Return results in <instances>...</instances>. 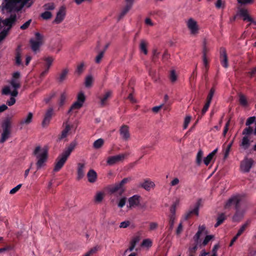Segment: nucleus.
<instances>
[{"mask_svg": "<svg viewBox=\"0 0 256 256\" xmlns=\"http://www.w3.org/2000/svg\"><path fill=\"white\" fill-rule=\"evenodd\" d=\"M34 154L36 156L38 161L36 163L37 170L40 168L46 162L48 158V151L44 149H42L40 146H36L34 151Z\"/></svg>", "mask_w": 256, "mask_h": 256, "instance_id": "obj_1", "label": "nucleus"}, {"mask_svg": "<svg viewBox=\"0 0 256 256\" xmlns=\"http://www.w3.org/2000/svg\"><path fill=\"white\" fill-rule=\"evenodd\" d=\"M44 36L40 32L35 34V38H31L30 40V48L32 50L35 52L38 51L43 43Z\"/></svg>", "mask_w": 256, "mask_h": 256, "instance_id": "obj_2", "label": "nucleus"}, {"mask_svg": "<svg viewBox=\"0 0 256 256\" xmlns=\"http://www.w3.org/2000/svg\"><path fill=\"white\" fill-rule=\"evenodd\" d=\"M240 198L239 196H234L230 198L224 205L226 209H229L234 206V208H240Z\"/></svg>", "mask_w": 256, "mask_h": 256, "instance_id": "obj_3", "label": "nucleus"}, {"mask_svg": "<svg viewBox=\"0 0 256 256\" xmlns=\"http://www.w3.org/2000/svg\"><path fill=\"white\" fill-rule=\"evenodd\" d=\"M85 100L86 97L84 94L82 92H79L77 96V100L72 105L68 113H70L74 110H78L81 108Z\"/></svg>", "mask_w": 256, "mask_h": 256, "instance_id": "obj_4", "label": "nucleus"}, {"mask_svg": "<svg viewBox=\"0 0 256 256\" xmlns=\"http://www.w3.org/2000/svg\"><path fill=\"white\" fill-rule=\"evenodd\" d=\"M68 158L62 153L60 154L56 160L54 172H58L60 171L64 166Z\"/></svg>", "mask_w": 256, "mask_h": 256, "instance_id": "obj_5", "label": "nucleus"}, {"mask_svg": "<svg viewBox=\"0 0 256 256\" xmlns=\"http://www.w3.org/2000/svg\"><path fill=\"white\" fill-rule=\"evenodd\" d=\"M54 114V112L53 108H49L46 111L42 122V124L43 127L46 126L48 125Z\"/></svg>", "mask_w": 256, "mask_h": 256, "instance_id": "obj_6", "label": "nucleus"}, {"mask_svg": "<svg viewBox=\"0 0 256 256\" xmlns=\"http://www.w3.org/2000/svg\"><path fill=\"white\" fill-rule=\"evenodd\" d=\"M187 26L192 35L197 34L198 32V26L197 22L193 18H190L187 22Z\"/></svg>", "mask_w": 256, "mask_h": 256, "instance_id": "obj_7", "label": "nucleus"}, {"mask_svg": "<svg viewBox=\"0 0 256 256\" xmlns=\"http://www.w3.org/2000/svg\"><path fill=\"white\" fill-rule=\"evenodd\" d=\"M200 204L201 199H199L195 204L194 208L192 210H189L185 214L184 219L186 220H188L194 214L198 216Z\"/></svg>", "mask_w": 256, "mask_h": 256, "instance_id": "obj_8", "label": "nucleus"}, {"mask_svg": "<svg viewBox=\"0 0 256 256\" xmlns=\"http://www.w3.org/2000/svg\"><path fill=\"white\" fill-rule=\"evenodd\" d=\"M254 164V160L252 158H246L242 163L240 168L244 172H250Z\"/></svg>", "mask_w": 256, "mask_h": 256, "instance_id": "obj_9", "label": "nucleus"}, {"mask_svg": "<svg viewBox=\"0 0 256 256\" xmlns=\"http://www.w3.org/2000/svg\"><path fill=\"white\" fill-rule=\"evenodd\" d=\"M126 156L125 154H120L110 156L108 158L107 164L108 165L112 166L119 162L122 161L124 158Z\"/></svg>", "mask_w": 256, "mask_h": 256, "instance_id": "obj_10", "label": "nucleus"}, {"mask_svg": "<svg viewBox=\"0 0 256 256\" xmlns=\"http://www.w3.org/2000/svg\"><path fill=\"white\" fill-rule=\"evenodd\" d=\"M62 126H64V128L62 130L61 134L58 137V139L60 140L67 137L72 127V125H70L68 123V121L64 122Z\"/></svg>", "mask_w": 256, "mask_h": 256, "instance_id": "obj_11", "label": "nucleus"}, {"mask_svg": "<svg viewBox=\"0 0 256 256\" xmlns=\"http://www.w3.org/2000/svg\"><path fill=\"white\" fill-rule=\"evenodd\" d=\"M238 14L240 16L243 18L244 20H247L256 25V21H254L253 18L248 15L247 10L240 8L238 10Z\"/></svg>", "mask_w": 256, "mask_h": 256, "instance_id": "obj_12", "label": "nucleus"}, {"mask_svg": "<svg viewBox=\"0 0 256 256\" xmlns=\"http://www.w3.org/2000/svg\"><path fill=\"white\" fill-rule=\"evenodd\" d=\"M134 0H126V5L123 8L121 12L120 13L118 18V20H120L121 18H122L132 8L134 2Z\"/></svg>", "mask_w": 256, "mask_h": 256, "instance_id": "obj_13", "label": "nucleus"}, {"mask_svg": "<svg viewBox=\"0 0 256 256\" xmlns=\"http://www.w3.org/2000/svg\"><path fill=\"white\" fill-rule=\"evenodd\" d=\"M220 61L222 65L225 68L228 67V58L226 50L224 48H221L220 49Z\"/></svg>", "mask_w": 256, "mask_h": 256, "instance_id": "obj_14", "label": "nucleus"}, {"mask_svg": "<svg viewBox=\"0 0 256 256\" xmlns=\"http://www.w3.org/2000/svg\"><path fill=\"white\" fill-rule=\"evenodd\" d=\"M120 134L122 140H128L130 137L128 126L126 125H122L120 129Z\"/></svg>", "mask_w": 256, "mask_h": 256, "instance_id": "obj_15", "label": "nucleus"}, {"mask_svg": "<svg viewBox=\"0 0 256 256\" xmlns=\"http://www.w3.org/2000/svg\"><path fill=\"white\" fill-rule=\"evenodd\" d=\"M66 16V8L62 6L60 8L59 10L57 12L54 22L56 24L60 23L64 18Z\"/></svg>", "mask_w": 256, "mask_h": 256, "instance_id": "obj_16", "label": "nucleus"}, {"mask_svg": "<svg viewBox=\"0 0 256 256\" xmlns=\"http://www.w3.org/2000/svg\"><path fill=\"white\" fill-rule=\"evenodd\" d=\"M140 196L138 195H134L130 198L128 200L129 206H128L130 208L138 206L140 202Z\"/></svg>", "mask_w": 256, "mask_h": 256, "instance_id": "obj_17", "label": "nucleus"}, {"mask_svg": "<svg viewBox=\"0 0 256 256\" xmlns=\"http://www.w3.org/2000/svg\"><path fill=\"white\" fill-rule=\"evenodd\" d=\"M108 190L112 194L118 192L120 195H122L124 192V189L121 186L119 183L110 186Z\"/></svg>", "mask_w": 256, "mask_h": 256, "instance_id": "obj_18", "label": "nucleus"}, {"mask_svg": "<svg viewBox=\"0 0 256 256\" xmlns=\"http://www.w3.org/2000/svg\"><path fill=\"white\" fill-rule=\"evenodd\" d=\"M68 73V68L63 69L61 72L58 74L56 80L59 83H62L64 80H66Z\"/></svg>", "mask_w": 256, "mask_h": 256, "instance_id": "obj_19", "label": "nucleus"}, {"mask_svg": "<svg viewBox=\"0 0 256 256\" xmlns=\"http://www.w3.org/2000/svg\"><path fill=\"white\" fill-rule=\"evenodd\" d=\"M76 144L75 142H70L69 146L64 150L62 154L68 158L71 152L74 149Z\"/></svg>", "mask_w": 256, "mask_h": 256, "instance_id": "obj_20", "label": "nucleus"}, {"mask_svg": "<svg viewBox=\"0 0 256 256\" xmlns=\"http://www.w3.org/2000/svg\"><path fill=\"white\" fill-rule=\"evenodd\" d=\"M85 164L82 163H78V170H77V179L80 180L82 179L84 175V168Z\"/></svg>", "mask_w": 256, "mask_h": 256, "instance_id": "obj_21", "label": "nucleus"}, {"mask_svg": "<svg viewBox=\"0 0 256 256\" xmlns=\"http://www.w3.org/2000/svg\"><path fill=\"white\" fill-rule=\"evenodd\" d=\"M6 7L10 10L16 9L17 4L20 2L21 0H6Z\"/></svg>", "mask_w": 256, "mask_h": 256, "instance_id": "obj_22", "label": "nucleus"}, {"mask_svg": "<svg viewBox=\"0 0 256 256\" xmlns=\"http://www.w3.org/2000/svg\"><path fill=\"white\" fill-rule=\"evenodd\" d=\"M16 20V14L11 15L9 18H6L4 24L8 26L9 28L8 29V31L10 28L13 24H14Z\"/></svg>", "mask_w": 256, "mask_h": 256, "instance_id": "obj_23", "label": "nucleus"}, {"mask_svg": "<svg viewBox=\"0 0 256 256\" xmlns=\"http://www.w3.org/2000/svg\"><path fill=\"white\" fill-rule=\"evenodd\" d=\"M218 148H216L215 150H214L212 152H211L204 159V164L206 165V166H208L210 162H211V160H212L213 158L214 157V156L216 155V154L218 152Z\"/></svg>", "mask_w": 256, "mask_h": 256, "instance_id": "obj_24", "label": "nucleus"}, {"mask_svg": "<svg viewBox=\"0 0 256 256\" xmlns=\"http://www.w3.org/2000/svg\"><path fill=\"white\" fill-rule=\"evenodd\" d=\"M87 176L89 182L94 183L96 181L97 174L94 170H90L87 174Z\"/></svg>", "mask_w": 256, "mask_h": 256, "instance_id": "obj_25", "label": "nucleus"}, {"mask_svg": "<svg viewBox=\"0 0 256 256\" xmlns=\"http://www.w3.org/2000/svg\"><path fill=\"white\" fill-rule=\"evenodd\" d=\"M140 186L146 190H150L154 186V184L152 182L146 180L144 182L141 183Z\"/></svg>", "mask_w": 256, "mask_h": 256, "instance_id": "obj_26", "label": "nucleus"}, {"mask_svg": "<svg viewBox=\"0 0 256 256\" xmlns=\"http://www.w3.org/2000/svg\"><path fill=\"white\" fill-rule=\"evenodd\" d=\"M112 94V92L111 90H108L105 93L102 97L100 98V104L102 106H105L107 100L111 97Z\"/></svg>", "mask_w": 256, "mask_h": 256, "instance_id": "obj_27", "label": "nucleus"}, {"mask_svg": "<svg viewBox=\"0 0 256 256\" xmlns=\"http://www.w3.org/2000/svg\"><path fill=\"white\" fill-rule=\"evenodd\" d=\"M33 118V114L32 112H28V116L26 118H24L22 119L20 124H30L32 121Z\"/></svg>", "mask_w": 256, "mask_h": 256, "instance_id": "obj_28", "label": "nucleus"}, {"mask_svg": "<svg viewBox=\"0 0 256 256\" xmlns=\"http://www.w3.org/2000/svg\"><path fill=\"white\" fill-rule=\"evenodd\" d=\"M44 60L45 62L44 68H48L49 70L54 60V58L52 56H48L44 58Z\"/></svg>", "mask_w": 256, "mask_h": 256, "instance_id": "obj_29", "label": "nucleus"}, {"mask_svg": "<svg viewBox=\"0 0 256 256\" xmlns=\"http://www.w3.org/2000/svg\"><path fill=\"white\" fill-rule=\"evenodd\" d=\"M244 150H246L250 146V141L248 136L242 138V142L240 144Z\"/></svg>", "mask_w": 256, "mask_h": 256, "instance_id": "obj_30", "label": "nucleus"}, {"mask_svg": "<svg viewBox=\"0 0 256 256\" xmlns=\"http://www.w3.org/2000/svg\"><path fill=\"white\" fill-rule=\"evenodd\" d=\"M226 218V216L225 215L224 213H221L220 214H218V218H217V222L214 224V227L217 228L224 221V220Z\"/></svg>", "mask_w": 256, "mask_h": 256, "instance_id": "obj_31", "label": "nucleus"}, {"mask_svg": "<svg viewBox=\"0 0 256 256\" xmlns=\"http://www.w3.org/2000/svg\"><path fill=\"white\" fill-rule=\"evenodd\" d=\"M147 45L148 43L145 40H140V50L143 52L144 54H148Z\"/></svg>", "mask_w": 256, "mask_h": 256, "instance_id": "obj_32", "label": "nucleus"}, {"mask_svg": "<svg viewBox=\"0 0 256 256\" xmlns=\"http://www.w3.org/2000/svg\"><path fill=\"white\" fill-rule=\"evenodd\" d=\"M20 46H19L16 52V64L17 66L22 64L21 54L20 52Z\"/></svg>", "mask_w": 256, "mask_h": 256, "instance_id": "obj_33", "label": "nucleus"}, {"mask_svg": "<svg viewBox=\"0 0 256 256\" xmlns=\"http://www.w3.org/2000/svg\"><path fill=\"white\" fill-rule=\"evenodd\" d=\"M240 208L235 209L236 212L233 216L232 220L234 221H239L242 217V214L240 210Z\"/></svg>", "mask_w": 256, "mask_h": 256, "instance_id": "obj_34", "label": "nucleus"}, {"mask_svg": "<svg viewBox=\"0 0 256 256\" xmlns=\"http://www.w3.org/2000/svg\"><path fill=\"white\" fill-rule=\"evenodd\" d=\"M10 134V130H3V132L2 134V138L0 140V143H3L6 140L9 138Z\"/></svg>", "mask_w": 256, "mask_h": 256, "instance_id": "obj_35", "label": "nucleus"}, {"mask_svg": "<svg viewBox=\"0 0 256 256\" xmlns=\"http://www.w3.org/2000/svg\"><path fill=\"white\" fill-rule=\"evenodd\" d=\"M104 144V140L102 138H100L94 141V142L93 144V147L96 149H98L103 146Z\"/></svg>", "mask_w": 256, "mask_h": 256, "instance_id": "obj_36", "label": "nucleus"}, {"mask_svg": "<svg viewBox=\"0 0 256 256\" xmlns=\"http://www.w3.org/2000/svg\"><path fill=\"white\" fill-rule=\"evenodd\" d=\"M3 130H10L11 128V122L10 118L5 120L2 125Z\"/></svg>", "mask_w": 256, "mask_h": 256, "instance_id": "obj_37", "label": "nucleus"}, {"mask_svg": "<svg viewBox=\"0 0 256 256\" xmlns=\"http://www.w3.org/2000/svg\"><path fill=\"white\" fill-rule=\"evenodd\" d=\"M203 154V152L201 150H199L197 153L196 162L198 166L202 164Z\"/></svg>", "mask_w": 256, "mask_h": 256, "instance_id": "obj_38", "label": "nucleus"}, {"mask_svg": "<svg viewBox=\"0 0 256 256\" xmlns=\"http://www.w3.org/2000/svg\"><path fill=\"white\" fill-rule=\"evenodd\" d=\"M176 218V216H169L168 230L172 231V230Z\"/></svg>", "mask_w": 256, "mask_h": 256, "instance_id": "obj_39", "label": "nucleus"}, {"mask_svg": "<svg viewBox=\"0 0 256 256\" xmlns=\"http://www.w3.org/2000/svg\"><path fill=\"white\" fill-rule=\"evenodd\" d=\"M254 130L252 127L248 126L246 128L242 131V134L245 136H249L254 132Z\"/></svg>", "mask_w": 256, "mask_h": 256, "instance_id": "obj_40", "label": "nucleus"}, {"mask_svg": "<svg viewBox=\"0 0 256 256\" xmlns=\"http://www.w3.org/2000/svg\"><path fill=\"white\" fill-rule=\"evenodd\" d=\"M56 92H52L50 94H48L44 99L46 103L48 104L51 100L56 96Z\"/></svg>", "mask_w": 256, "mask_h": 256, "instance_id": "obj_41", "label": "nucleus"}, {"mask_svg": "<svg viewBox=\"0 0 256 256\" xmlns=\"http://www.w3.org/2000/svg\"><path fill=\"white\" fill-rule=\"evenodd\" d=\"M84 70V63H80L77 66L76 70L75 72V74L78 76L80 75L83 72Z\"/></svg>", "mask_w": 256, "mask_h": 256, "instance_id": "obj_42", "label": "nucleus"}, {"mask_svg": "<svg viewBox=\"0 0 256 256\" xmlns=\"http://www.w3.org/2000/svg\"><path fill=\"white\" fill-rule=\"evenodd\" d=\"M138 241V240L136 238H134L133 240H132V241L130 242V246L128 249L126 250L125 252H126L128 250H129L130 252L132 251L134 248Z\"/></svg>", "mask_w": 256, "mask_h": 256, "instance_id": "obj_43", "label": "nucleus"}, {"mask_svg": "<svg viewBox=\"0 0 256 256\" xmlns=\"http://www.w3.org/2000/svg\"><path fill=\"white\" fill-rule=\"evenodd\" d=\"M216 90L214 87H212L210 88V92L208 95V96L206 98V100L211 102L212 97L214 95V94Z\"/></svg>", "mask_w": 256, "mask_h": 256, "instance_id": "obj_44", "label": "nucleus"}, {"mask_svg": "<svg viewBox=\"0 0 256 256\" xmlns=\"http://www.w3.org/2000/svg\"><path fill=\"white\" fill-rule=\"evenodd\" d=\"M66 96L65 92H63L61 94L60 100H58V104L60 106H62L66 100Z\"/></svg>", "mask_w": 256, "mask_h": 256, "instance_id": "obj_45", "label": "nucleus"}, {"mask_svg": "<svg viewBox=\"0 0 256 256\" xmlns=\"http://www.w3.org/2000/svg\"><path fill=\"white\" fill-rule=\"evenodd\" d=\"M208 51L209 49L206 46V40H204L202 44V56H206Z\"/></svg>", "mask_w": 256, "mask_h": 256, "instance_id": "obj_46", "label": "nucleus"}, {"mask_svg": "<svg viewBox=\"0 0 256 256\" xmlns=\"http://www.w3.org/2000/svg\"><path fill=\"white\" fill-rule=\"evenodd\" d=\"M52 16V14L50 12L46 11L41 14V17L44 20L50 19Z\"/></svg>", "mask_w": 256, "mask_h": 256, "instance_id": "obj_47", "label": "nucleus"}, {"mask_svg": "<svg viewBox=\"0 0 256 256\" xmlns=\"http://www.w3.org/2000/svg\"><path fill=\"white\" fill-rule=\"evenodd\" d=\"M44 8L46 10H53L55 8V6L53 2L47 3L44 4Z\"/></svg>", "mask_w": 256, "mask_h": 256, "instance_id": "obj_48", "label": "nucleus"}, {"mask_svg": "<svg viewBox=\"0 0 256 256\" xmlns=\"http://www.w3.org/2000/svg\"><path fill=\"white\" fill-rule=\"evenodd\" d=\"M248 223L246 222L244 224L241 228L239 229V230L238 232V233L236 234L237 236H240L245 230L246 228L248 227Z\"/></svg>", "mask_w": 256, "mask_h": 256, "instance_id": "obj_49", "label": "nucleus"}, {"mask_svg": "<svg viewBox=\"0 0 256 256\" xmlns=\"http://www.w3.org/2000/svg\"><path fill=\"white\" fill-rule=\"evenodd\" d=\"M177 202H176L172 204V206L170 208V216H176V206Z\"/></svg>", "mask_w": 256, "mask_h": 256, "instance_id": "obj_50", "label": "nucleus"}, {"mask_svg": "<svg viewBox=\"0 0 256 256\" xmlns=\"http://www.w3.org/2000/svg\"><path fill=\"white\" fill-rule=\"evenodd\" d=\"M104 50L101 51L96 56L95 62L96 64H99L102 58L104 56Z\"/></svg>", "mask_w": 256, "mask_h": 256, "instance_id": "obj_51", "label": "nucleus"}, {"mask_svg": "<svg viewBox=\"0 0 256 256\" xmlns=\"http://www.w3.org/2000/svg\"><path fill=\"white\" fill-rule=\"evenodd\" d=\"M239 101L240 104L243 106H246L248 105L247 100L245 96L243 95H240V96Z\"/></svg>", "mask_w": 256, "mask_h": 256, "instance_id": "obj_52", "label": "nucleus"}, {"mask_svg": "<svg viewBox=\"0 0 256 256\" xmlns=\"http://www.w3.org/2000/svg\"><path fill=\"white\" fill-rule=\"evenodd\" d=\"M92 78L91 76H88L86 78L85 82V86L87 88H89L92 86Z\"/></svg>", "mask_w": 256, "mask_h": 256, "instance_id": "obj_53", "label": "nucleus"}, {"mask_svg": "<svg viewBox=\"0 0 256 256\" xmlns=\"http://www.w3.org/2000/svg\"><path fill=\"white\" fill-rule=\"evenodd\" d=\"M210 103H211V102L206 100V102L202 110V115H204L205 114V113L207 112V110H208V109L210 107Z\"/></svg>", "mask_w": 256, "mask_h": 256, "instance_id": "obj_54", "label": "nucleus"}, {"mask_svg": "<svg viewBox=\"0 0 256 256\" xmlns=\"http://www.w3.org/2000/svg\"><path fill=\"white\" fill-rule=\"evenodd\" d=\"M170 78L172 82H174L176 81L177 76L174 70L170 71Z\"/></svg>", "mask_w": 256, "mask_h": 256, "instance_id": "obj_55", "label": "nucleus"}, {"mask_svg": "<svg viewBox=\"0 0 256 256\" xmlns=\"http://www.w3.org/2000/svg\"><path fill=\"white\" fill-rule=\"evenodd\" d=\"M190 120H191L190 116H186V118L184 119V126H183L184 129H186L188 128V125L190 124Z\"/></svg>", "mask_w": 256, "mask_h": 256, "instance_id": "obj_56", "label": "nucleus"}, {"mask_svg": "<svg viewBox=\"0 0 256 256\" xmlns=\"http://www.w3.org/2000/svg\"><path fill=\"white\" fill-rule=\"evenodd\" d=\"M256 117L255 116H250L246 120V126H250V124H253L254 121L256 120Z\"/></svg>", "mask_w": 256, "mask_h": 256, "instance_id": "obj_57", "label": "nucleus"}, {"mask_svg": "<svg viewBox=\"0 0 256 256\" xmlns=\"http://www.w3.org/2000/svg\"><path fill=\"white\" fill-rule=\"evenodd\" d=\"M31 22H32L31 19L28 20L27 22H26L25 23H24L22 25L20 26V29L22 30H24L27 29L29 27Z\"/></svg>", "mask_w": 256, "mask_h": 256, "instance_id": "obj_58", "label": "nucleus"}, {"mask_svg": "<svg viewBox=\"0 0 256 256\" xmlns=\"http://www.w3.org/2000/svg\"><path fill=\"white\" fill-rule=\"evenodd\" d=\"M198 244H197V243H196L195 245L192 247L189 248V252L190 254H192L194 256V254L196 253L197 249H198Z\"/></svg>", "mask_w": 256, "mask_h": 256, "instance_id": "obj_59", "label": "nucleus"}, {"mask_svg": "<svg viewBox=\"0 0 256 256\" xmlns=\"http://www.w3.org/2000/svg\"><path fill=\"white\" fill-rule=\"evenodd\" d=\"M202 234L201 232H197L196 233V234H195V236H194V242H195V243H197V244H199V243L200 242V234Z\"/></svg>", "mask_w": 256, "mask_h": 256, "instance_id": "obj_60", "label": "nucleus"}, {"mask_svg": "<svg viewBox=\"0 0 256 256\" xmlns=\"http://www.w3.org/2000/svg\"><path fill=\"white\" fill-rule=\"evenodd\" d=\"M10 84L14 89H18L20 87V84L17 82L16 80L12 79L10 82Z\"/></svg>", "mask_w": 256, "mask_h": 256, "instance_id": "obj_61", "label": "nucleus"}, {"mask_svg": "<svg viewBox=\"0 0 256 256\" xmlns=\"http://www.w3.org/2000/svg\"><path fill=\"white\" fill-rule=\"evenodd\" d=\"M22 184H18L10 190V194H14L20 189V188L22 187Z\"/></svg>", "mask_w": 256, "mask_h": 256, "instance_id": "obj_62", "label": "nucleus"}, {"mask_svg": "<svg viewBox=\"0 0 256 256\" xmlns=\"http://www.w3.org/2000/svg\"><path fill=\"white\" fill-rule=\"evenodd\" d=\"M212 238V236L211 235L206 236L202 244L204 246L206 245Z\"/></svg>", "mask_w": 256, "mask_h": 256, "instance_id": "obj_63", "label": "nucleus"}, {"mask_svg": "<svg viewBox=\"0 0 256 256\" xmlns=\"http://www.w3.org/2000/svg\"><path fill=\"white\" fill-rule=\"evenodd\" d=\"M103 199V194L102 192H98L96 194L95 200L96 202H100Z\"/></svg>", "mask_w": 256, "mask_h": 256, "instance_id": "obj_64", "label": "nucleus"}]
</instances>
